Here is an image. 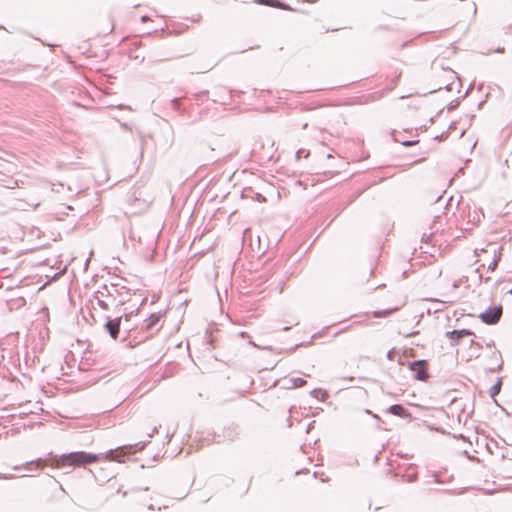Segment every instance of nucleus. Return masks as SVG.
Listing matches in <instances>:
<instances>
[{
  "label": "nucleus",
  "instance_id": "1",
  "mask_svg": "<svg viewBox=\"0 0 512 512\" xmlns=\"http://www.w3.org/2000/svg\"><path fill=\"white\" fill-rule=\"evenodd\" d=\"M98 460V455L88 453L85 451L70 452L62 455H55L52 457V465L60 468L64 466H86Z\"/></svg>",
  "mask_w": 512,
  "mask_h": 512
},
{
  "label": "nucleus",
  "instance_id": "2",
  "mask_svg": "<svg viewBox=\"0 0 512 512\" xmlns=\"http://www.w3.org/2000/svg\"><path fill=\"white\" fill-rule=\"evenodd\" d=\"M145 444L137 443L134 445H124L116 449H111L107 452V458L111 461L122 463L125 461L127 454L135 453L137 450H142Z\"/></svg>",
  "mask_w": 512,
  "mask_h": 512
},
{
  "label": "nucleus",
  "instance_id": "3",
  "mask_svg": "<svg viewBox=\"0 0 512 512\" xmlns=\"http://www.w3.org/2000/svg\"><path fill=\"white\" fill-rule=\"evenodd\" d=\"M502 315V306H494L481 313L479 318L486 324H496Z\"/></svg>",
  "mask_w": 512,
  "mask_h": 512
},
{
  "label": "nucleus",
  "instance_id": "4",
  "mask_svg": "<svg viewBox=\"0 0 512 512\" xmlns=\"http://www.w3.org/2000/svg\"><path fill=\"white\" fill-rule=\"evenodd\" d=\"M410 370L413 372L415 379L425 380L428 377L427 363L424 360H418L409 364Z\"/></svg>",
  "mask_w": 512,
  "mask_h": 512
},
{
  "label": "nucleus",
  "instance_id": "5",
  "mask_svg": "<svg viewBox=\"0 0 512 512\" xmlns=\"http://www.w3.org/2000/svg\"><path fill=\"white\" fill-rule=\"evenodd\" d=\"M120 323H121L120 317L116 318L114 320H108L105 323V328L113 339H116L119 335Z\"/></svg>",
  "mask_w": 512,
  "mask_h": 512
},
{
  "label": "nucleus",
  "instance_id": "6",
  "mask_svg": "<svg viewBox=\"0 0 512 512\" xmlns=\"http://www.w3.org/2000/svg\"><path fill=\"white\" fill-rule=\"evenodd\" d=\"M472 334H473V332L470 330H467V329L453 330V331L447 332V337L452 340L453 344H456L460 338H462L464 336L472 335Z\"/></svg>",
  "mask_w": 512,
  "mask_h": 512
},
{
  "label": "nucleus",
  "instance_id": "7",
  "mask_svg": "<svg viewBox=\"0 0 512 512\" xmlns=\"http://www.w3.org/2000/svg\"><path fill=\"white\" fill-rule=\"evenodd\" d=\"M160 314H151L150 317L146 320L145 328L147 330H152L154 326H156L160 320Z\"/></svg>",
  "mask_w": 512,
  "mask_h": 512
},
{
  "label": "nucleus",
  "instance_id": "8",
  "mask_svg": "<svg viewBox=\"0 0 512 512\" xmlns=\"http://www.w3.org/2000/svg\"><path fill=\"white\" fill-rule=\"evenodd\" d=\"M389 412L392 413L393 415L400 416V417L406 416V410L404 409V407L402 405H398V404L390 406Z\"/></svg>",
  "mask_w": 512,
  "mask_h": 512
},
{
  "label": "nucleus",
  "instance_id": "9",
  "mask_svg": "<svg viewBox=\"0 0 512 512\" xmlns=\"http://www.w3.org/2000/svg\"><path fill=\"white\" fill-rule=\"evenodd\" d=\"M493 248V254H494V258L492 259V261L488 264V269L490 271H494L498 265V261L500 260V255H497V247L496 246H492Z\"/></svg>",
  "mask_w": 512,
  "mask_h": 512
},
{
  "label": "nucleus",
  "instance_id": "10",
  "mask_svg": "<svg viewBox=\"0 0 512 512\" xmlns=\"http://www.w3.org/2000/svg\"><path fill=\"white\" fill-rule=\"evenodd\" d=\"M289 382L291 383L292 387L294 388H297V387H302L306 381L302 378H299V377H292L289 379Z\"/></svg>",
  "mask_w": 512,
  "mask_h": 512
},
{
  "label": "nucleus",
  "instance_id": "11",
  "mask_svg": "<svg viewBox=\"0 0 512 512\" xmlns=\"http://www.w3.org/2000/svg\"><path fill=\"white\" fill-rule=\"evenodd\" d=\"M500 389H501V381L499 380L495 385H493L490 388V395L492 397H494L495 395H497L500 392Z\"/></svg>",
  "mask_w": 512,
  "mask_h": 512
},
{
  "label": "nucleus",
  "instance_id": "12",
  "mask_svg": "<svg viewBox=\"0 0 512 512\" xmlns=\"http://www.w3.org/2000/svg\"><path fill=\"white\" fill-rule=\"evenodd\" d=\"M96 294H99V296L103 299L104 297H112L111 291L108 289L107 286L103 288V290H99L96 292Z\"/></svg>",
  "mask_w": 512,
  "mask_h": 512
},
{
  "label": "nucleus",
  "instance_id": "13",
  "mask_svg": "<svg viewBox=\"0 0 512 512\" xmlns=\"http://www.w3.org/2000/svg\"><path fill=\"white\" fill-rule=\"evenodd\" d=\"M258 4H264V5L278 7L279 0H258Z\"/></svg>",
  "mask_w": 512,
  "mask_h": 512
},
{
  "label": "nucleus",
  "instance_id": "14",
  "mask_svg": "<svg viewBox=\"0 0 512 512\" xmlns=\"http://www.w3.org/2000/svg\"><path fill=\"white\" fill-rule=\"evenodd\" d=\"M95 298L97 300V304L103 308V309H108V304L104 301V299H102L99 294H95Z\"/></svg>",
  "mask_w": 512,
  "mask_h": 512
},
{
  "label": "nucleus",
  "instance_id": "15",
  "mask_svg": "<svg viewBox=\"0 0 512 512\" xmlns=\"http://www.w3.org/2000/svg\"><path fill=\"white\" fill-rule=\"evenodd\" d=\"M394 310H395V309L378 311V312H375V316H376V317H384V316L389 315V314H390L392 311H394Z\"/></svg>",
  "mask_w": 512,
  "mask_h": 512
},
{
  "label": "nucleus",
  "instance_id": "16",
  "mask_svg": "<svg viewBox=\"0 0 512 512\" xmlns=\"http://www.w3.org/2000/svg\"><path fill=\"white\" fill-rule=\"evenodd\" d=\"M15 476L13 474H2L0 473V479L9 480L13 479Z\"/></svg>",
  "mask_w": 512,
  "mask_h": 512
},
{
  "label": "nucleus",
  "instance_id": "17",
  "mask_svg": "<svg viewBox=\"0 0 512 512\" xmlns=\"http://www.w3.org/2000/svg\"><path fill=\"white\" fill-rule=\"evenodd\" d=\"M394 355H395L394 350H390V351L387 353V358H388L389 360H393V359H394Z\"/></svg>",
  "mask_w": 512,
  "mask_h": 512
},
{
  "label": "nucleus",
  "instance_id": "18",
  "mask_svg": "<svg viewBox=\"0 0 512 512\" xmlns=\"http://www.w3.org/2000/svg\"><path fill=\"white\" fill-rule=\"evenodd\" d=\"M41 461H42V460H41L40 458L36 460V462H37V463H38V462H41ZM33 463H35V461L27 462V463L24 465V467L28 468V467H29V466H31Z\"/></svg>",
  "mask_w": 512,
  "mask_h": 512
},
{
  "label": "nucleus",
  "instance_id": "19",
  "mask_svg": "<svg viewBox=\"0 0 512 512\" xmlns=\"http://www.w3.org/2000/svg\"><path fill=\"white\" fill-rule=\"evenodd\" d=\"M445 72L449 75V78H453L455 75L454 71H452L451 69H448Z\"/></svg>",
  "mask_w": 512,
  "mask_h": 512
},
{
  "label": "nucleus",
  "instance_id": "20",
  "mask_svg": "<svg viewBox=\"0 0 512 512\" xmlns=\"http://www.w3.org/2000/svg\"><path fill=\"white\" fill-rule=\"evenodd\" d=\"M172 104L176 108L178 106V104H179V99L178 98L173 99L172 100Z\"/></svg>",
  "mask_w": 512,
  "mask_h": 512
},
{
  "label": "nucleus",
  "instance_id": "21",
  "mask_svg": "<svg viewBox=\"0 0 512 512\" xmlns=\"http://www.w3.org/2000/svg\"><path fill=\"white\" fill-rule=\"evenodd\" d=\"M414 143H416V141H405V142H403V145H405V146H411V145H413Z\"/></svg>",
  "mask_w": 512,
  "mask_h": 512
},
{
  "label": "nucleus",
  "instance_id": "22",
  "mask_svg": "<svg viewBox=\"0 0 512 512\" xmlns=\"http://www.w3.org/2000/svg\"><path fill=\"white\" fill-rule=\"evenodd\" d=\"M495 52H497V53H503V52H504V48H500V47H498V48L495 50Z\"/></svg>",
  "mask_w": 512,
  "mask_h": 512
},
{
  "label": "nucleus",
  "instance_id": "23",
  "mask_svg": "<svg viewBox=\"0 0 512 512\" xmlns=\"http://www.w3.org/2000/svg\"><path fill=\"white\" fill-rule=\"evenodd\" d=\"M257 197H258V202L261 200H265V198L262 197V195L260 193L257 194Z\"/></svg>",
  "mask_w": 512,
  "mask_h": 512
},
{
  "label": "nucleus",
  "instance_id": "24",
  "mask_svg": "<svg viewBox=\"0 0 512 512\" xmlns=\"http://www.w3.org/2000/svg\"><path fill=\"white\" fill-rule=\"evenodd\" d=\"M156 432H157V428H154L153 432L151 434H149V437H153L154 433H156Z\"/></svg>",
  "mask_w": 512,
  "mask_h": 512
},
{
  "label": "nucleus",
  "instance_id": "25",
  "mask_svg": "<svg viewBox=\"0 0 512 512\" xmlns=\"http://www.w3.org/2000/svg\"><path fill=\"white\" fill-rule=\"evenodd\" d=\"M249 343L252 344L253 346H256V344L252 341V338H250Z\"/></svg>",
  "mask_w": 512,
  "mask_h": 512
},
{
  "label": "nucleus",
  "instance_id": "26",
  "mask_svg": "<svg viewBox=\"0 0 512 512\" xmlns=\"http://www.w3.org/2000/svg\"><path fill=\"white\" fill-rule=\"evenodd\" d=\"M274 365H275V360H273V361L270 363L271 368H273V367H274Z\"/></svg>",
  "mask_w": 512,
  "mask_h": 512
},
{
  "label": "nucleus",
  "instance_id": "27",
  "mask_svg": "<svg viewBox=\"0 0 512 512\" xmlns=\"http://www.w3.org/2000/svg\"><path fill=\"white\" fill-rule=\"evenodd\" d=\"M240 335H241L242 337H245V336L247 335V333H246V332H241V333H240Z\"/></svg>",
  "mask_w": 512,
  "mask_h": 512
},
{
  "label": "nucleus",
  "instance_id": "28",
  "mask_svg": "<svg viewBox=\"0 0 512 512\" xmlns=\"http://www.w3.org/2000/svg\"><path fill=\"white\" fill-rule=\"evenodd\" d=\"M20 468H21V466H18V465H17V466H14V468H13V469H14V470H19Z\"/></svg>",
  "mask_w": 512,
  "mask_h": 512
},
{
  "label": "nucleus",
  "instance_id": "29",
  "mask_svg": "<svg viewBox=\"0 0 512 512\" xmlns=\"http://www.w3.org/2000/svg\"><path fill=\"white\" fill-rule=\"evenodd\" d=\"M249 232H250V229L245 230V233H244V234H245V236H246V235H247V233H249Z\"/></svg>",
  "mask_w": 512,
  "mask_h": 512
},
{
  "label": "nucleus",
  "instance_id": "30",
  "mask_svg": "<svg viewBox=\"0 0 512 512\" xmlns=\"http://www.w3.org/2000/svg\"><path fill=\"white\" fill-rule=\"evenodd\" d=\"M257 241H258V245L260 244L261 240H260V237L258 236L257 238Z\"/></svg>",
  "mask_w": 512,
  "mask_h": 512
},
{
  "label": "nucleus",
  "instance_id": "31",
  "mask_svg": "<svg viewBox=\"0 0 512 512\" xmlns=\"http://www.w3.org/2000/svg\"><path fill=\"white\" fill-rule=\"evenodd\" d=\"M89 261H90V257H89V258H87V260H86V265L89 263Z\"/></svg>",
  "mask_w": 512,
  "mask_h": 512
},
{
  "label": "nucleus",
  "instance_id": "32",
  "mask_svg": "<svg viewBox=\"0 0 512 512\" xmlns=\"http://www.w3.org/2000/svg\"><path fill=\"white\" fill-rule=\"evenodd\" d=\"M141 144H142V145L144 144V139H143V137L141 138Z\"/></svg>",
  "mask_w": 512,
  "mask_h": 512
},
{
  "label": "nucleus",
  "instance_id": "33",
  "mask_svg": "<svg viewBox=\"0 0 512 512\" xmlns=\"http://www.w3.org/2000/svg\"><path fill=\"white\" fill-rule=\"evenodd\" d=\"M509 293L512 295V289L509 291Z\"/></svg>",
  "mask_w": 512,
  "mask_h": 512
},
{
  "label": "nucleus",
  "instance_id": "34",
  "mask_svg": "<svg viewBox=\"0 0 512 512\" xmlns=\"http://www.w3.org/2000/svg\"><path fill=\"white\" fill-rule=\"evenodd\" d=\"M253 2H256V0H252Z\"/></svg>",
  "mask_w": 512,
  "mask_h": 512
}]
</instances>
